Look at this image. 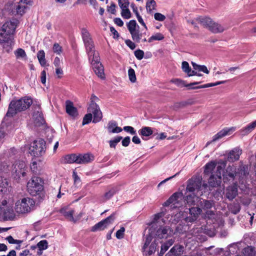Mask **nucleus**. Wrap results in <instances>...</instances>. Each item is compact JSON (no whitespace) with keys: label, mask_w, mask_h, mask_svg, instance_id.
Listing matches in <instances>:
<instances>
[{"label":"nucleus","mask_w":256,"mask_h":256,"mask_svg":"<svg viewBox=\"0 0 256 256\" xmlns=\"http://www.w3.org/2000/svg\"><path fill=\"white\" fill-rule=\"evenodd\" d=\"M42 178L38 176H34L27 183V190L30 195L36 196L39 200L45 197V192Z\"/></svg>","instance_id":"f03ea898"},{"label":"nucleus","mask_w":256,"mask_h":256,"mask_svg":"<svg viewBox=\"0 0 256 256\" xmlns=\"http://www.w3.org/2000/svg\"><path fill=\"white\" fill-rule=\"evenodd\" d=\"M26 168V164L24 162L21 160L15 162L12 168V173L14 178L16 180H20L21 176H25Z\"/></svg>","instance_id":"f8f14e48"},{"label":"nucleus","mask_w":256,"mask_h":256,"mask_svg":"<svg viewBox=\"0 0 256 256\" xmlns=\"http://www.w3.org/2000/svg\"><path fill=\"white\" fill-rule=\"evenodd\" d=\"M14 38L6 37V38H0V42L3 44V48L6 52H8L12 50L14 45Z\"/></svg>","instance_id":"a878e982"},{"label":"nucleus","mask_w":256,"mask_h":256,"mask_svg":"<svg viewBox=\"0 0 256 256\" xmlns=\"http://www.w3.org/2000/svg\"><path fill=\"white\" fill-rule=\"evenodd\" d=\"M100 100L99 98L94 94H92L90 98V102L88 108V112H92L100 108L97 102Z\"/></svg>","instance_id":"393cba45"},{"label":"nucleus","mask_w":256,"mask_h":256,"mask_svg":"<svg viewBox=\"0 0 256 256\" xmlns=\"http://www.w3.org/2000/svg\"><path fill=\"white\" fill-rule=\"evenodd\" d=\"M46 148V142L42 138L34 141L30 148V154L34 156H40L43 155Z\"/></svg>","instance_id":"9b49d317"},{"label":"nucleus","mask_w":256,"mask_h":256,"mask_svg":"<svg viewBox=\"0 0 256 256\" xmlns=\"http://www.w3.org/2000/svg\"><path fill=\"white\" fill-rule=\"evenodd\" d=\"M182 70L188 74V72H190V67L189 66V64L186 62H182Z\"/></svg>","instance_id":"680f3d73"},{"label":"nucleus","mask_w":256,"mask_h":256,"mask_svg":"<svg viewBox=\"0 0 256 256\" xmlns=\"http://www.w3.org/2000/svg\"><path fill=\"white\" fill-rule=\"evenodd\" d=\"M53 51L58 54H60L62 52V48L58 43H55L53 46Z\"/></svg>","instance_id":"69168bd1"},{"label":"nucleus","mask_w":256,"mask_h":256,"mask_svg":"<svg viewBox=\"0 0 256 256\" xmlns=\"http://www.w3.org/2000/svg\"><path fill=\"white\" fill-rule=\"evenodd\" d=\"M14 54L17 58H24L26 54L24 50L22 48H18L14 52Z\"/></svg>","instance_id":"3c124183"},{"label":"nucleus","mask_w":256,"mask_h":256,"mask_svg":"<svg viewBox=\"0 0 256 256\" xmlns=\"http://www.w3.org/2000/svg\"><path fill=\"white\" fill-rule=\"evenodd\" d=\"M128 75L130 80L132 82H136V78L135 74V72L134 69L130 68L128 70Z\"/></svg>","instance_id":"5fc2aeb1"},{"label":"nucleus","mask_w":256,"mask_h":256,"mask_svg":"<svg viewBox=\"0 0 256 256\" xmlns=\"http://www.w3.org/2000/svg\"><path fill=\"white\" fill-rule=\"evenodd\" d=\"M224 172V168L222 166L216 167V174H212L208 180V184L212 187L220 186L222 182V172Z\"/></svg>","instance_id":"4468645a"},{"label":"nucleus","mask_w":256,"mask_h":256,"mask_svg":"<svg viewBox=\"0 0 256 256\" xmlns=\"http://www.w3.org/2000/svg\"><path fill=\"white\" fill-rule=\"evenodd\" d=\"M63 162L64 163L72 164L75 162L78 164V154H67L63 157Z\"/></svg>","instance_id":"e433bc0d"},{"label":"nucleus","mask_w":256,"mask_h":256,"mask_svg":"<svg viewBox=\"0 0 256 256\" xmlns=\"http://www.w3.org/2000/svg\"><path fill=\"white\" fill-rule=\"evenodd\" d=\"M196 20L214 34L222 33L228 29L225 26L216 22L208 17H200Z\"/></svg>","instance_id":"20e7f679"},{"label":"nucleus","mask_w":256,"mask_h":256,"mask_svg":"<svg viewBox=\"0 0 256 256\" xmlns=\"http://www.w3.org/2000/svg\"><path fill=\"white\" fill-rule=\"evenodd\" d=\"M8 184L6 180H2V179L1 182H0V191L2 192H5L7 191L8 187Z\"/></svg>","instance_id":"864d4df0"},{"label":"nucleus","mask_w":256,"mask_h":256,"mask_svg":"<svg viewBox=\"0 0 256 256\" xmlns=\"http://www.w3.org/2000/svg\"><path fill=\"white\" fill-rule=\"evenodd\" d=\"M238 194V184L236 183L228 186L226 189V196L230 200H233Z\"/></svg>","instance_id":"412c9836"},{"label":"nucleus","mask_w":256,"mask_h":256,"mask_svg":"<svg viewBox=\"0 0 256 256\" xmlns=\"http://www.w3.org/2000/svg\"><path fill=\"white\" fill-rule=\"evenodd\" d=\"M200 206L204 210H210L212 207H214L215 203L214 200H203L200 202Z\"/></svg>","instance_id":"58836bf2"},{"label":"nucleus","mask_w":256,"mask_h":256,"mask_svg":"<svg viewBox=\"0 0 256 256\" xmlns=\"http://www.w3.org/2000/svg\"><path fill=\"white\" fill-rule=\"evenodd\" d=\"M256 127V120L241 130L242 135H246Z\"/></svg>","instance_id":"a19ab883"},{"label":"nucleus","mask_w":256,"mask_h":256,"mask_svg":"<svg viewBox=\"0 0 256 256\" xmlns=\"http://www.w3.org/2000/svg\"><path fill=\"white\" fill-rule=\"evenodd\" d=\"M134 56L139 60L142 59L144 56V52L142 50H138L134 52Z\"/></svg>","instance_id":"0e129e2a"},{"label":"nucleus","mask_w":256,"mask_h":256,"mask_svg":"<svg viewBox=\"0 0 256 256\" xmlns=\"http://www.w3.org/2000/svg\"><path fill=\"white\" fill-rule=\"evenodd\" d=\"M125 231V228L124 227L120 228L116 232V237L118 239H121L124 238V232Z\"/></svg>","instance_id":"e2e57ef3"},{"label":"nucleus","mask_w":256,"mask_h":256,"mask_svg":"<svg viewBox=\"0 0 256 256\" xmlns=\"http://www.w3.org/2000/svg\"><path fill=\"white\" fill-rule=\"evenodd\" d=\"M164 213L163 212L154 214L153 220L151 222V226H154L155 227L156 226H158V224H161V220L162 221V223H165L163 219H161L162 217L164 216Z\"/></svg>","instance_id":"2f4dec72"},{"label":"nucleus","mask_w":256,"mask_h":256,"mask_svg":"<svg viewBox=\"0 0 256 256\" xmlns=\"http://www.w3.org/2000/svg\"><path fill=\"white\" fill-rule=\"evenodd\" d=\"M82 34L84 45L94 42L90 37V34L85 28H82Z\"/></svg>","instance_id":"4c0bfd02"},{"label":"nucleus","mask_w":256,"mask_h":256,"mask_svg":"<svg viewBox=\"0 0 256 256\" xmlns=\"http://www.w3.org/2000/svg\"><path fill=\"white\" fill-rule=\"evenodd\" d=\"M240 210V207L239 204H236L232 206V207L230 208V210L234 214H238Z\"/></svg>","instance_id":"774afa93"},{"label":"nucleus","mask_w":256,"mask_h":256,"mask_svg":"<svg viewBox=\"0 0 256 256\" xmlns=\"http://www.w3.org/2000/svg\"><path fill=\"white\" fill-rule=\"evenodd\" d=\"M200 196V194L194 192H186L184 194V204L186 203L189 206L194 205L198 198Z\"/></svg>","instance_id":"aec40b11"},{"label":"nucleus","mask_w":256,"mask_h":256,"mask_svg":"<svg viewBox=\"0 0 256 256\" xmlns=\"http://www.w3.org/2000/svg\"><path fill=\"white\" fill-rule=\"evenodd\" d=\"M60 212L68 220L72 222H76L82 216V214H79L78 216H76L75 218H74V210H69L66 208H62L60 210Z\"/></svg>","instance_id":"a211bd4d"},{"label":"nucleus","mask_w":256,"mask_h":256,"mask_svg":"<svg viewBox=\"0 0 256 256\" xmlns=\"http://www.w3.org/2000/svg\"><path fill=\"white\" fill-rule=\"evenodd\" d=\"M94 156L89 153L78 154V164H85L94 160Z\"/></svg>","instance_id":"b1692460"},{"label":"nucleus","mask_w":256,"mask_h":256,"mask_svg":"<svg viewBox=\"0 0 256 256\" xmlns=\"http://www.w3.org/2000/svg\"><path fill=\"white\" fill-rule=\"evenodd\" d=\"M144 244L142 247V252L145 256H150L154 253L158 247V244L162 242L157 240L156 237L152 236L148 234L144 239Z\"/></svg>","instance_id":"39448f33"},{"label":"nucleus","mask_w":256,"mask_h":256,"mask_svg":"<svg viewBox=\"0 0 256 256\" xmlns=\"http://www.w3.org/2000/svg\"><path fill=\"white\" fill-rule=\"evenodd\" d=\"M118 190L117 186L112 187L106 192L102 197V200L106 202L111 198Z\"/></svg>","instance_id":"72a5a7b5"},{"label":"nucleus","mask_w":256,"mask_h":256,"mask_svg":"<svg viewBox=\"0 0 256 256\" xmlns=\"http://www.w3.org/2000/svg\"><path fill=\"white\" fill-rule=\"evenodd\" d=\"M91 114L94 116V118L92 120V122L94 123H97L102 120V114L100 108L96 110V111L92 112Z\"/></svg>","instance_id":"ea45409f"},{"label":"nucleus","mask_w":256,"mask_h":256,"mask_svg":"<svg viewBox=\"0 0 256 256\" xmlns=\"http://www.w3.org/2000/svg\"><path fill=\"white\" fill-rule=\"evenodd\" d=\"M85 47L90 61L92 60L93 62L100 60L99 54L94 50V42L85 45Z\"/></svg>","instance_id":"f3484780"},{"label":"nucleus","mask_w":256,"mask_h":256,"mask_svg":"<svg viewBox=\"0 0 256 256\" xmlns=\"http://www.w3.org/2000/svg\"><path fill=\"white\" fill-rule=\"evenodd\" d=\"M146 33H140L138 30L132 34V40L136 42H140L142 38L143 35H146Z\"/></svg>","instance_id":"c03bdc74"},{"label":"nucleus","mask_w":256,"mask_h":256,"mask_svg":"<svg viewBox=\"0 0 256 256\" xmlns=\"http://www.w3.org/2000/svg\"><path fill=\"white\" fill-rule=\"evenodd\" d=\"M27 8L25 5H22V4H19L16 6V10L18 14L22 15L24 12L25 9Z\"/></svg>","instance_id":"6e6d98bb"},{"label":"nucleus","mask_w":256,"mask_h":256,"mask_svg":"<svg viewBox=\"0 0 256 256\" xmlns=\"http://www.w3.org/2000/svg\"><path fill=\"white\" fill-rule=\"evenodd\" d=\"M241 154L242 150L239 148H235L230 152L228 158V160L232 162L237 160Z\"/></svg>","instance_id":"c85d7f7f"},{"label":"nucleus","mask_w":256,"mask_h":256,"mask_svg":"<svg viewBox=\"0 0 256 256\" xmlns=\"http://www.w3.org/2000/svg\"><path fill=\"white\" fill-rule=\"evenodd\" d=\"M164 38V36L161 33H156L152 36H151L148 40V42L150 43L152 42L154 40H162Z\"/></svg>","instance_id":"09e8293b"},{"label":"nucleus","mask_w":256,"mask_h":256,"mask_svg":"<svg viewBox=\"0 0 256 256\" xmlns=\"http://www.w3.org/2000/svg\"><path fill=\"white\" fill-rule=\"evenodd\" d=\"M226 82V80L220 81V82H216L214 83H210V84H203V85H201L200 86L194 87L192 86L194 85L197 84H199L200 82H192V83H190L189 84H186V82L184 80H182L180 79H178V78L172 79L170 80L171 82L174 84H176L177 86H178L179 87H180V88H182L184 86L188 87L189 88L188 89H198V88H209V87H211V86H218V85H219L220 84H224Z\"/></svg>","instance_id":"0eeeda50"},{"label":"nucleus","mask_w":256,"mask_h":256,"mask_svg":"<svg viewBox=\"0 0 256 256\" xmlns=\"http://www.w3.org/2000/svg\"><path fill=\"white\" fill-rule=\"evenodd\" d=\"M92 114L88 112V114H86L83 118L82 125L89 124L92 121Z\"/></svg>","instance_id":"4d7b16f0"},{"label":"nucleus","mask_w":256,"mask_h":256,"mask_svg":"<svg viewBox=\"0 0 256 256\" xmlns=\"http://www.w3.org/2000/svg\"><path fill=\"white\" fill-rule=\"evenodd\" d=\"M193 104L194 102L192 100H188L186 101L176 102L174 104L172 108L174 110H177L180 108H182L192 104Z\"/></svg>","instance_id":"c9c22d12"},{"label":"nucleus","mask_w":256,"mask_h":256,"mask_svg":"<svg viewBox=\"0 0 256 256\" xmlns=\"http://www.w3.org/2000/svg\"><path fill=\"white\" fill-rule=\"evenodd\" d=\"M186 215V212L181 211L175 214L174 216H172L174 218L173 220H170L173 224L180 222L176 228V231L180 233H183L188 229V226L185 224L186 223L185 222Z\"/></svg>","instance_id":"9d476101"},{"label":"nucleus","mask_w":256,"mask_h":256,"mask_svg":"<svg viewBox=\"0 0 256 256\" xmlns=\"http://www.w3.org/2000/svg\"><path fill=\"white\" fill-rule=\"evenodd\" d=\"M139 134L145 136H148L152 134V130L151 128L150 127H144L139 130Z\"/></svg>","instance_id":"a18cd8bd"},{"label":"nucleus","mask_w":256,"mask_h":256,"mask_svg":"<svg viewBox=\"0 0 256 256\" xmlns=\"http://www.w3.org/2000/svg\"><path fill=\"white\" fill-rule=\"evenodd\" d=\"M156 2L154 0H148L146 4V9L148 12L150 13L156 10Z\"/></svg>","instance_id":"37998d69"},{"label":"nucleus","mask_w":256,"mask_h":256,"mask_svg":"<svg viewBox=\"0 0 256 256\" xmlns=\"http://www.w3.org/2000/svg\"><path fill=\"white\" fill-rule=\"evenodd\" d=\"M244 256H256V252L252 248L248 246L244 250Z\"/></svg>","instance_id":"8fccbe9b"},{"label":"nucleus","mask_w":256,"mask_h":256,"mask_svg":"<svg viewBox=\"0 0 256 256\" xmlns=\"http://www.w3.org/2000/svg\"><path fill=\"white\" fill-rule=\"evenodd\" d=\"M208 186L206 184H202V178L200 176H194L187 182L186 191L190 192L200 194L202 196Z\"/></svg>","instance_id":"7ed1b4c3"},{"label":"nucleus","mask_w":256,"mask_h":256,"mask_svg":"<svg viewBox=\"0 0 256 256\" xmlns=\"http://www.w3.org/2000/svg\"><path fill=\"white\" fill-rule=\"evenodd\" d=\"M202 212V210L198 207H192L188 209L185 218L186 222H192L197 220L199 215Z\"/></svg>","instance_id":"2eb2a0df"},{"label":"nucleus","mask_w":256,"mask_h":256,"mask_svg":"<svg viewBox=\"0 0 256 256\" xmlns=\"http://www.w3.org/2000/svg\"><path fill=\"white\" fill-rule=\"evenodd\" d=\"M129 4L128 0H118V4L122 10L128 8Z\"/></svg>","instance_id":"bf43d9fd"},{"label":"nucleus","mask_w":256,"mask_h":256,"mask_svg":"<svg viewBox=\"0 0 256 256\" xmlns=\"http://www.w3.org/2000/svg\"><path fill=\"white\" fill-rule=\"evenodd\" d=\"M184 247L180 245H175L165 256H180L183 252Z\"/></svg>","instance_id":"bb28decb"},{"label":"nucleus","mask_w":256,"mask_h":256,"mask_svg":"<svg viewBox=\"0 0 256 256\" xmlns=\"http://www.w3.org/2000/svg\"><path fill=\"white\" fill-rule=\"evenodd\" d=\"M234 128L223 129L213 137L212 142H215L226 135L230 134V132H234Z\"/></svg>","instance_id":"7c9ffc66"},{"label":"nucleus","mask_w":256,"mask_h":256,"mask_svg":"<svg viewBox=\"0 0 256 256\" xmlns=\"http://www.w3.org/2000/svg\"><path fill=\"white\" fill-rule=\"evenodd\" d=\"M114 214H112L110 216L93 226L92 228V231L96 232L98 230H104L114 222Z\"/></svg>","instance_id":"dca6fc26"},{"label":"nucleus","mask_w":256,"mask_h":256,"mask_svg":"<svg viewBox=\"0 0 256 256\" xmlns=\"http://www.w3.org/2000/svg\"><path fill=\"white\" fill-rule=\"evenodd\" d=\"M93 66V70L95 74L98 76V77L102 79L105 78V74L104 73V68L101 63L98 62H92L90 61Z\"/></svg>","instance_id":"4be33fe9"},{"label":"nucleus","mask_w":256,"mask_h":256,"mask_svg":"<svg viewBox=\"0 0 256 256\" xmlns=\"http://www.w3.org/2000/svg\"><path fill=\"white\" fill-rule=\"evenodd\" d=\"M66 112L70 116L75 117L78 115V110L74 106L72 102L70 100H66Z\"/></svg>","instance_id":"cd10ccee"},{"label":"nucleus","mask_w":256,"mask_h":256,"mask_svg":"<svg viewBox=\"0 0 256 256\" xmlns=\"http://www.w3.org/2000/svg\"><path fill=\"white\" fill-rule=\"evenodd\" d=\"M184 204V194L182 192L174 193L166 202H164V206H168L170 204L172 208H180Z\"/></svg>","instance_id":"ddd939ff"},{"label":"nucleus","mask_w":256,"mask_h":256,"mask_svg":"<svg viewBox=\"0 0 256 256\" xmlns=\"http://www.w3.org/2000/svg\"><path fill=\"white\" fill-rule=\"evenodd\" d=\"M128 28L131 34V35L136 32L138 30L136 29V26L138 28V26L137 25L136 21L134 20H131L127 24Z\"/></svg>","instance_id":"79ce46f5"},{"label":"nucleus","mask_w":256,"mask_h":256,"mask_svg":"<svg viewBox=\"0 0 256 256\" xmlns=\"http://www.w3.org/2000/svg\"><path fill=\"white\" fill-rule=\"evenodd\" d=\"M107 128L110 133H119L122 130L121 128L117 126V124L116 122L112 120L108 122Z\"/></svg>","instance_id":"c756f323"},{"label":"nucleus","mask_w":256,"mask_h":256,"mask_svg":"<svg viewBox=\"0 0 256 256\" xmlns=\"http://www.w3.org/2000/svg\"><path fill=\"white\" fill-rule=\"evenodd\" d=\"M174 242L173 238H171L167 240L161 246L160 252L158 254L159 256H162L164 252L172 246Z\"/></svg>","instance_id":"f704fd0d"},{"label":"nucleus","mask_w":256,"mask_h":256,"mask_svg":"<svg viewBox=\"0 0 256 256\" xmlns=\"http://www.w3.org/2000/svg\"><path fill=\"white\" fill-rule=\"evenodd\" d=\"M37 57L40 64L42 66H45L46 64V60L45 58V53L43 50H41L38 52L37 54Z\"/></svg>","instance_id":"49530a36"},{"label":"nucleus","mask_w":256,"mask_h":256,"mask_svg":"<svg viewBox=\"0 0 256 256\" xmlns=\"http://www.w3.org/2000/svg\"><path fill=\"white\" fill-rule=\"evenodd\" d=\"M121 14L124 18L126 19H128L131 16L130 12L128 8L122 10Z\"/></svg>","instance_id":"052dcab7"},{"label":"nucleus","mask_w":256,"mask_h":256,"mask_svg":"<svg viewBox=\"0 0 256 256\" xmlns=\"http://www.w3.org/2000/svg\"><path fill=\"white\" fill-rule=\"evenodd\" d=\"M236 168L234 166H228L222 175L224 182L233 180L236 174Z\"/></svg>","instance_id":"6ab92c4d"},{"label":"nucleus","mask_w":256,"mask_h":256,"mask_svg":"<svg viewBox=\"0 0 256 256\" xmlns=\"http://www.w3.org/2000/svg\"><path fill=\"white\" fill-rule=\"evenodd\" d=\"M18 24V20L15 18L6 22L2 28L1 32H0V38H14V34Z\"/></svg>","instance_id":"6e6552de"},{"label":"nucleus","mask_w":256,"mask_h":256,"mask_svg":"<svg viewBox=\"0 0 256 256\" xmlns=\"http://www.w3.org/2000/svg\"><path fill=\"white\" fill-rule=\"evenodd\" d=\"M216 166V163L214 162H210L208 163L205 166V169L204 170V172L206 174H210L212 171L214 170V168Z\"/></svg>","instance_id":"de8ad7c7"},{"label":"nucleus","mask_w":256,"mask_h":256,"mask_svg":"<svg viewBox=\"0 0 256 256\" xmlns=\"http://www.w3.org/2000/svg\"><path fill=\"white\" fill-rule=\"evenodd\" d=\"M34 125L39 126L44 123V119L42 114L39 111L34 112L33 115Z\"/></svg>","instance_id":"473e14b6"},{"label":"nucleus","mask_w":256,"mask_h":256,"mask_svg":"<svg viewBox=\"0 0 256 256\" xmlns=\"http://www.w3.org/2000/svg\"><path fill=\"white\" fill-rule=\"evenodd\" d=\"M122 138V136H117L113 140H110L109 142L110 147L115 148L116 144L120 141Z\"/></svg>","instance_id":"13d9d810"},{"label":"nucleus","mask_w":256,"mask_h":256,"mask_svg":"<svg viewBox=\"0 0 256 256\" xmlns=\"http://www.w3.org/2000/svg\"><path fill=\"white\" fill-rule=\"evenodd\" d=\"M5 220H12L15 216V214L12 206H6L0 210Z\"/></svg>","instance_id":"5701e85b"},{"label":"nucleus","mask_w":256,"mask_h":256,"mask_svg":"<svg viewBox=\"0 0 256 256\" xmlns=\"http://www.w3.org/2000/svg\"><path fill=\"white\" fill-rule=\"evenodd\" d=\"M34 200L30 198H24L17 200L15 204V210L21 214H27L34 210L35 206Z\"/></svg>","instance_id":"423d86ee"},{"label":"nucleus","mask_w":256,"mask_h":256,"mask_svg":"<svg viewBox=\"0 0 256 256\" xmlns=\"http://www.w3.org/2000/svg\"><path fill=\"white\" fill-rule=\"evenodd\" d=\"M37 246L40 251L46 250L48 248V242L46 240H42L38 242Z\"/></svg>","instance_id":"603ef678"},{"label":"nucleus","mask_w":256,"mask_h":256,"mask_svg":"<svg viewBox=\"0 0 256 256\" xmlns=\"http://www.w3.org/2000/svg\"><path fill=\"white\" fill-rule=\"evenodd\" d=\"M32 104V100L26 97L19 100H14L9 104L6 116L8 117H12L18 113L28 108Z\"/></svg>","instance_id":"f257e3e1"},{"label":"nucleus","mask_w":256,"mask_h":256,"mask_svg":"<svg viewBox=\"0 0 256 256\" xmlns=\"http://www.w3.org/2000/svg\"><path fill=\"white\" fill-rule=\"evenodd\" d=\"M154 19L158 21L162 22L166 19V16L160 13H156L154 15Z\"/></svg>","instance_id":"338daca9"},{"label":"nucleus","mask_w":256,"mask_h":256,"mask_svg":"<svg viewBox=\"0 0 256 256\" xmlns=\"http://www.w3.org/2000/svg\"><path fill=\"white\" fill-rule=\"evenodd\" d=\"M148 234L152 236L156 237L157 240L166 238L171 234V230L169 226H162L158 228V226L154 227L151 226L149 229Z\"/></svg>","instance_id":"1a4fd4ad"}]
</instances>
